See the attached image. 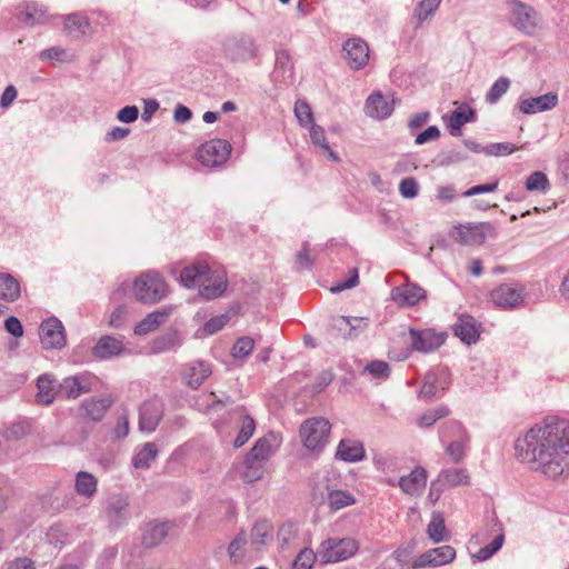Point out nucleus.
Wrapping results in <instances>:
<instances>
[{"label":"nucleus","instance_id":"nucleus-24","mask_svg":"<svg viewBox=\"0 0 569 569\" xmlns=\"http://www.w3.org/2000/svg\"><path fill=\"white\" fill-rule=\"evenodd\" d=\"M21 295L20 282L9 273H0V299L16 301Z\"/></svg>","mask_w":569,"mask_h":569},{"label":"nucleus","instance_id":"nucleus-19","mask_svg":"<svg viewBox=\"0 0 569 569\" xmlns=\"http://www.w3.org/2000/svg\"><path fill=\"white\" fill-rule=\"evenodd\" d=\"M427 483V471L422 467H416L408 476L401 477L399 486L408 495H419Z\"/></svg>","mask_w":569,"mask_h":569},{"label":"nucleus","instance_id":"nucleus-47","mask_svg":"<svg viewBox=\"0 0 569 569\" xmlns=\"http://www.w3.org/2000/svg\"><path fill=\"white\" fill-rule=\"evenodd\" d=\"M170 315V309H162L154 312H151L144 318V331L146 330H154L160 325L167 322Z\"/></svg>","mask_w":569,"mask_h":569},{"label":"nucleus","instance_id":"nucleus-29","mask_svg":"<svg viewBox=\"0 0 569 569\" xmlns=\"http://www.w3.org/2000/svg\"><path fill=\"white\" fill-rule=\"evenodd\" d=\"M169 532L167 522H149L144 530V547H153L160 543Z\"/></svg>","mask_w":569,"mask_h":569},{"label":"nucleus","instance_id":"nucleus-49","mask_svg":"<svg viewBox=\"0 0 569 569\" xmlns=\"http://www.w3.org/2000/svg\"><path fill=\"white\" fill-rule=\"evenodd\" d=\"M247 545V539L244 533H239L229 545V556L230 558L237 562L243 556V549Z\"/></svg>","mask_w":569,"mask_h":569},{"label":"nucleus","instance_id":"nucleus-28","mask_svg":"<svg viewBox=\"0 0 569 569\" xmlns=\"http://www.w3.org/2000/svg\"><path fill=\"white\" fill-rule=\"evenodd\" d=\"M98 480L97 478L86 471H79L76 476V491L78 495L91 498L97 491Z\"/></svg>","mask_w":569,"mask_h":569},{"label":"nucleus","instance_id":"nucleus-18","mask_svg":"<svg viewBox=\"0 0 569 569\" xmlns=\"http://www.w3.org/2000/svg\"><path fill=\"white\" fill-rule=\"evenodd\" d=\"M453 331L463 342L470 345L478 340L480 336L479 325L471 316L462 315L453 326Z\"/></svg>","mask_w":569,"mask_h":569},{"label":"nucleus","instance_id":"nucleus-59","mask_svg":"<svg viewBox=\"0 0 569 569\" xmlns=\"http://www.w3.org/2000/svg\"><path fill=\"white\" fill-rule=\"evenodd\" d=\"M47 21L46 12L42 8H37L36 6L32 8V11H27L26 13V22L33 23H43Z\"/></svg>","mask_w":569,"mask_h":569},{"label":"nucleus","instance_id":"nucleus-2","mask_svg":"<svg viewBox=\"0 0 569 569\" xmlns=\"http://www.w3.org/2000/svg\"><path fill=\"white\" fill-rule=\"evenodd\" d=\"M181 282L188 287H199L200 295L206 299L221 296L227 288V276L223 270H212L207 262H194L184 267L180 273Z\"/></svg>","mask_w":569,"mask_h":569},{"label":"nucleus","instance_id":"nucleus-57","mask_svg":"<svg viewBox=\"0 0 569 569\" xmlns=\"http://www.w3.org/2000/svg\"><path fill=\"white\" fill-rule=\"evenodd\" d=\"M518 148H516L512 143L502 142V143H493L489 146V153L495 156H506L511 154Z\"/></svg>","mask_w":569,"mask_h":569},{"label":"nucleus","instance_id":"nucleus-27","mask_svg":"<svg viewBox=\"0 0 569 569\" xmlns=\"http://www.w3.org/2000/svg\"><path fill=\"white\" fill-rule=\"evenodd\" d=\"M37 402L41 405H50L53 402L57 390L53 383V380L50 378L49 375H42L38 378L37 381Z\"/></svg>","mask_w":569,"mask_h":569},{"label":"nucleus","instance_id":"nucleus-1","mask_svg":"<svg viewBox=\"0 0 569 569\" xmlns=\"http://www.w3.org/2000/svg\"><path fill=\"white\" fill-rule=\"evenodd\" d=\"M516 456L547 478L569 473V425L561 420H546L529 429L516 440Z\"/></svg>","mask_w":569,"mask_h":569},{"label":"nucleus","instance_id":"nucleus-30","mask_svg":"<svg viewBox=\"0 0 569 569\" xmlns=\"http://www.w3.org/2000/svg\"><path fill=\"white\" fill-rule=\"evenodd\" d=\"M123 349L122 342L112 337H102L93 349L99 358H108L119 355Z\"/></svg>","mask_w":569,"mask_h":569},{"label":"nucleus","instance_id":"nucleus-4","mask_svg":"<svg viewBox=\"0 0 569 569\" xmlns=\"http://www.w3.org/2000/svg\"><path fill=\"white\" fill-rule=\"evenodd\" d=\"M497 234L496 227L491 222L458 223L452 227L449 237L462 246H481L487 238Z\"/></svg>","mask_w":569,"mask_h":569},{"label":"nucleus","instance_id":"nucleus-44","mask_svg":"<svg viewBox=\"0 0 569 569\" xmlns=\"http://www.w3.org/2000/svg\"><path fill=\"white\" fill-rule=\"evenodd\" d=\"M317 557L318 552L315 553L313 550L305 548L297 555L292 569H311Z\"/></svg>","mask_w":569,"mask_h":569},{"label":"nucleus","instance_id":"nucleus-38","mask_svg":"<svg viewBox=\"0 0 569 569\" xmlns=\"http://www.w3.org/2000/svg\"><path fill=\"white\" fill-rule=\"evenodd\" d=\"M550 188L548 177L541 171L532 172L526 181V189L530 192H546Z\"/></svg>","mask_w":569,"mask_h":569},{"label":"nucleus","instance_id":"nucleus-20","mask_svg":"<svg viewBox=\"0 0 569 569\" xmlns=\"http://www.w3.org/2000/svg\"><path fill=\"white\" fill-rule=\"evenodd\" d=\"M393 111V102H389L380 92H373L366 101V112L372 118L383 119Z\"/></svg>","mask_w":569,"mask_h":569},{"label":"nucleus","instance_id":"nucleus-10","mask_svg":"<svg viewBox=\"0 0 569 569\" xmlns=\"http://www.w3.org/2000/svg\"><path fill=\"white\" fill-rule=\"evenodd\" d=\"M40 340L46 349H60L66 345L64 328L57 318H49L40 325Z\"/></svg>","mask_w":569,"mask_h":569},{"label":"nucleus","instance_id":"nucleus-60","mask_svg":"<svg viewBox=\"0 0 569 569\" xmlns=\"http://www.w3.org/2000/svg\"><path fill=\"white\" fill-rule=\"evenodd\" d=\"M437 199L441 202H451L456 198L453 186H441L437 189Z\"/></svg>","mask_w":569,"mask_h":569},{"label":"nucleus","instance_id":"nucleus-42","mask_svg":"<svg viewBox=\"0 0 569 569\" xmlns=\"http://www.w3.org/2000/svg\"><path fill=\"white\" fill-rule=\"evenodd\" d=\"M505 536L503 533H499L495 537V539L486 547L481 548L476 555L475 558L478 561H485L489 559L492 555H495L503 545Z\"/></svg>","mask_w":569,"mask_h":569},{"label":"nucleus","instance_id":"nucleus-46","mask_svg":"<svg viewBox=\"0 0 569 569\" xmlns=\"http://www.w3.org/2000/svg\"><path fill=\"white\" fill-rule=\"evenodd\" d=\"M253 348H254L253 339H251L249 337H242V338H239L234 342L232 350H231V355L234 358H246L252 352Z\"/></svg>","mask_w":569,"mask_h":569},{"label":"nucleus","instance_id":"nucleus-54","mask_svg":"<svg viewBox=\"0 0 569 569\" xmlns=\"http://www.w3.org/2000/svg\"><path fill=\"white\" fill-rule=\"evenodd\" d=\"M415 549V543H408L407 546L399 547L395 552V559L401 565L406 566L409 561V558Z\"/></svg>","mask_w":569,"mask_h":569},{"label":"nucleus","instance_id":"nucleus-48","mask_svg":"<svg viewBox=\"0 0 569 569\" xmlns=\"http://www.w3.org/2000/svg\"><path fill=\"white\" fill-rule=\"evenodd\" d=\"M509 86H510V81L507 78H505V77L499 78L492 84L491 89L489 90V92L487 94V100L490 103L497 102L507 92V90L509 89Z\"/></svg>","mask_w":569,"mask_h":569},{"label":"nucleus","instance_id":"nucleus-62","mask_svg":"<svg viewBox=\"0 0 569 569\" xmlns=\"http://www.w3.org/2000/svg\"><path fill=\"white\" fill-rule=\"evenodd\" d=\"M297 263L301 269H307L312 266V259L310 258V249L307 244H303L301 250L298 252Z\"/></svg>","mask_w":569,"mask_h":569},{"label":"nucleus","instance_id":"nucleus-8","mask_svg":"<svg viewBox=\"0 0 569 569\" xmlns=\"http://www.w3.org/2000/svg\"><path fill=\"white\" fill-rule=\"evenodd\" d=\"M412 349L419 352H432L439 349L447 340L448 333L435 328L410 329Z\"/></svg>","mask_w":569,"mask_h":569},{"label":"nucleus","instance_id":"nucleus-35","mask_svg":"<svg viewBox=\"0 0 569 569\" xmlns=\"http://www.w3.org/2000/svg\"><path fill=\"white\" fill-rule=\"evenodd\" d=\"M328 502L332 510L337 511L356 503V498L348 491L333 490L328 495Z\"/></svg>","mask_w":569,"mask_h":569},{"label":"nucleus","instance_id":"nucleus-56","mask_svg":"<svg viewBox=\"0 0 569 569\" xmlns=\"http://www.w3.org/2000/svg\"><path fill=\"white\" fill-rule=\"evenodd\" d=\"M139 116V109L134 106H127L124 108H122L118 114H117V118L118 120L122 121V122H133L134 120H137Z\"/></svg>","mask_w":569,"mask_h":569},{"label":"nucleus","instance_id":"nucleus-63","mask_svg":"<svg viewBox=\"0 0 569 569\" xmlns=\"http://www.w3.org/2000/svg\"><path fill=\"white\" fill-rule=\"evenodd\" d=\"M177 335L171 333L168 338L161 339L160 342H154L151 347L152 352H161L177 345Z\"/></svg>","mask_w":569,"mask_h":569},{"label":"nucleus","instance_id":"nucleus-33","mask_svg":"<svg viewBox=\"0 0 569 569\" xmlns=\"http://www.w3.org/2000/svg\"><path fill=\"white\" fill-rule=\"evenodd\" d=\"M428 537L436 543L447 540L445 519L440 512H433L427 527Z\"/></svg>","mask_w":569,"mask_h":569},{"label":"nucleus","instance_id":"nucleus-14","mask_svg":"<svg viewBox=\"0 0 569 569\" xmlns=\"http://www.w3.org/2000/svg\"><path fill=\"white\" fill-rule=\"evenodd\" d=\"M491 301L500 308H515L522 301V293L512 284L503 283L490 293Z\"/></svg>","mask_w":569,"mask_h":569},{"label":"nucleus","instance_id":"nucleus-9","mask_svg":"<svg viewBox=\"0 0 569 569\" xmlns=\"http://www.w3.org/2000/svg\"><path fill=\"white\" fill-rule=\"evenodd\" d=\"M96 377L90 373H81L63 379L59 386V395L66 399H76L83 393H88L94 386Z\"/></svg>","mask_w":569,"mask_h":569},{"label":"nucleus","instance_id":"nucleus-53","mask_svg":"<svg viewBox=\"0 0 569 569\" xmlns=\"http://www.w3.org/2000/svg\"><path fill=\"white\" fill-rule=\"evenodd\" d=\"M497 188H498V180H495L493 182H490V183L478 184V186L471 187L470 189L466 190L462 196L463 197H472V196H476L479 193L493 192L497 190Z\"/></svg>","mask_w":569,"mask_h":569},{"label":"nucleus","instance_id":"nucleus-21","mask_svg":"<svg viewBox=\"0 0 569 569\" xmlns=\"http://www.w3.org/2000/svg\"><path fill=\"white\" fill-rule=\"evenodd\" d=\"M476 112L469 106L462 103L449 117L448 127L450 133L453 136L460 134V129L463 124L473 121Z\"/></svg>","mask_w":569,"mask_h":569},{"label":"nucleus","instance_id":"nucleus-3","mask_svg":"<svg viewBox=\"0 0 569 569\" xmlns=\"http://www.w3.org/2000/svg\"><path fill=\"white\" fill-rule=\"evenodd\" d=\"M508 3L511 8V24L527 36L538 37L543 30L539 13L531 6L519 0H508Z\"/></svg>","mask_w":569,"mask_h":569},{"label":"nucleus","instance_id":"nucleus-5","mask_svg":"<svg viewBox=\"0 0 569 569\" xmlns=\"http://www.w3.org/2000/svg\"><path fill=\"white\" fill-rule=\"evenodd\" d=\"M331 430L330 422L321 417L306 420L300 426V437L303 446L313 452H320L328 442Z\"/></svg>","mask_w":569,"mask_h":569},{"label":"nucleus","instance_id":"nucleus-31","mask_svg":"<svg viewBox=\"0 0 569 569\" xmlns=\"http://www.w3.org/2000/svg\"><path fill=\"white\" fill-rule=\"evenodd\" d=\"M264 473V463L251 459L250 456H246L244 462H243V471L241 472L240 477L244 482H253L257 480H260L263 477Z\"/></svg>","mask_w":569,"mask_h":569},{"label":"nucleus","instance_id":"nucleus-22","mask_svg":"<svg viewBox=\"0 0 569 569\" xmlns=\"http://www.w3.org/2000/svg\"><path fill=\"white\" fill-rule=\"evenodd\" d=\"M336 456L348 462L360 461L365 457V449L359 441L341 440L338 445Z\"/></svg>","mask_w":569,"mask_h":569},{"label":"nucleus","instance_id":"nucleus-45","mask_svg":"<svg viewBox=\"0 0 569 569\" xmlns=\"http://www.w3.org/2000/svg\"><path fill=\"white\" fill-rule=\"evenodd\" d=\"M365 372H368L375 379H387L390 375V367L386 361L373 360L366 366Z\"/></svg>","mask_w":569,"mask_h":569},{"label":"nucleus","instance_id":"nucleus-58","mask_svg":"<svg viewBox=\"0 0 569 569\" xmlns=\"http://www.w3.org/2000/svg\"><path fill=\"white\" fill-rule=\"evenodd\" d=\"M358 280H359L358 270L356 268H353L352 270L349 271V277H348L347 281L337 283L335 287L331 288V290L332 291H342L345 289L352 288L358 284Z\"/></svg>","mask_w":569,"mask_h":569},{"label":"nucleus","instance_id":"nucleus-55","mask_svg":"<svg viewBox=\"0 0 569 569\" xmlns=\"http://www.w3.org/2000/svg\"><path fill=\"white\" fill-rule=\"evenodd\" d=\"M440 137V131L436 126L427 128L423 132L419 133L416 138L417 144H423L428 141L437 140Z\"/></svg>","mask_w":569,"mask_h":569},{"label":"nucleus","instance_id":"nucleus-11","mask_svg":"<svg viewBox=\"0 0 569 569\" xmlns=\"http://www.w3.org/2000/svg\"><path fill=\"white\" fill-rule=\"evenodd\" d=\"M343 51L351 69L359 70L369 61V47L362 39H349L343 46Z\"/></svg>","mask_w":569,"mask_h":569},{"label":"nucleus","instance_id":"nucleus-13","mask_svg":"<svg viewBox=\"0 0 569 569\" xmlns=\"http://www.w3.org/2000/svg\"><path fill=\"white\" fill-rule=\"evenodd\" d=\"M168 292L167 282L157 271L144 272V302H157Z\"/></svg>","mask_w":569,"mask_h":569},{"label":"nucleus","instance_id":"nucleus-36","mask_svg":"<svg viewBox=\"0 0 569 569\" xmlns=\"http://www.w3.org/2000/svg\"><path fill=\"white\" fill-rule=\"evenodd\" d=\"M432 567H440L451 562L456 557V550L451 546H441L429 550Z\"/></svg>","mask_w":569,"mask_h":569},{"label":"nucleus","instance_id":"nucleus-6","mask_svg":"<svg viewBox=\"0 0 569 569\" xmlns=\"http://www.w3.org/2000/svg\"><path fill=\"white\" fill-rule=\"evenodd\" d=\"M359 550V542L355 538H329L322 541L318 548V558L322 563H331L347 560Z\"/></svg>","mask_w":569,"mask_h":569},{"label":"nucleus","instance_id":"nucleus-16","mask_svg":"<svg viewBox=\"0 0 569 569\" xmlns=\"http://www.w3.org/2000/svg\"><path fill=\"white\" fill-rule=\"evenodd\" d=\"M558 103V96L553 92L536 98H528L520 102L519 109L526 114L542 112L553 109Z\"/></svg>","mask_w":569,"mask_h":569},{"label":"nucleus","instance_id":"nucleus-40","mask_svg":"<svg viewBox=\"0 0 569 569\" xmlns=\"http://www.w3.org/2000/svg\"><path fill=\"white\" fill-rule=\"evenodd\" d=\"M310 138L315 144H317V146L321 147L323 150H326L328 152L329 157L333 161L339 160L338 156L330 149V147L327 142L323 128L312 123L311 128H310Z\"/></svg>","mask_w":569,"mask_h":569},{"label":"nucleus","instance_id":"nucleus-15","mask_svg":"<svg viewBox=\"0 0 569 569\" xmlns=\"http://www.w3.org/2000/svg\"><path fill=\"white\" fill-rule=\"evenodd\" d=\"M392 299L400 306H416L420 300L426 298V291L415 284L406 283L392 289Z\"/></svg>","mask_w":569,"mask_h":569},{"label":"nucleus","instance_id":"nucleus-37","mask_svg":"<svg viewBox=\"0 0 569 569\" xmlns=\"http://www.w3.org/2000/svg\"><path fill=\"white\" fill-rule=\"evenodd\" d=\"M64 28L70 34H84L89 29V22L84 16L70 14L64 20Z\"/></svg>","mask_w":569,"mask_h":569},{"label":"nucleus","instance_id":"nucleus-32","mask_svg":"<svg viewBox=\"0 0 569 569\" xmlns=\"http://www.w3.org/2000/svg\"><path fill=\"white\" fill-rule=\"evenodd\" d=\"M439 481L448 487L466 486L470 482V477L466 469L452 468L441 472Z\"/></svg>","mask_w":569,"mask_h":569},{"label":"nucleus","instance_id":"nucleus-12","mask_svg":"<svg viewBox=\"0 0 569 569\" xmlns=\"http://www.w3.org/2000/svg\"><path fill=\"white\" fill-rule=\"evenodd\" d=\"M281 437L278 433L269 432L262 438L258 439L252 449L247 453L251 459L266 462L280 447Z\"/></svg>","mask_w":569,"mask_h":569},{"label":"nucleus","instance_id":"nucleus-41","mask_svg":"<svg viewBox=\"0 0 569 569\" xmlns=\"http://www.w3.org/2000/svg\"><path fill=\"white\" fill-rule=\"evenodd\" d=\"M295 116L302 127L313 123V113L309 103L305 100H298L295 103Z\"/></svg>","mask_w":569,"mask_h":569},{"label":"nucleus","instance_id":"nucleus-26","mask_svg":"<svg viewBox=\"0 0 569 569\" xmlns=\"http://www.w3.org/2000/svg\"><path fill=\"white\" fill-rule=\"evenodd\" d=\"M273 538V527L268 520H259L251 531V545L257 549L269 543Z\"/></svg>","mask_w":569,"mask_h":569},{"label":"nucleus","instance_id":"nucleus-23","mask_svg":"<svg viewBox=\"0 0 569 569\" xmlns=\"http://www.w3.org/2000/svg\"><path fill=\"white\" fill-rule=\"evenodd\" d=\"M210 375L211 368L203 362L193 363L183 370V379L188 386L194 389L198 388Z\"/></svg>","mask_w":569,"mask_h":569},{"label":"nucleus","instance_id":"nucleus-52","mask_svg":"<svg viewBox=\"0 0 569 569\" xmlns=\"http://www.w3.org/2000/svg\"><path fill=\"white\" fill-rule=\"evenodd\" d=\"M399 191L405 198H415L418 194V184L413 178H406L400 182Z\"/></svg>","mask_w":569,"mask_h":569},{"label":"nucleus","instance_id":"nucleus-64","mask_svg":"<svg viewBox=\"0 0 569 569\" xmlns=\"http://www.w3.org/2000/svg\"><path fill=\"white\" fill-rule=\"evenodd\" d=\"M8 569H36L34 563L27 557L17 558L8 563Z\"/></svg>","mask_w":569,"mask_h":569},{"label":"nucleus","instance_id":"nucleus-34","mask_svg":"<svg viewBox=\"0 0 569 569\" xmlns=\"http://www.w3.org/2000/svg\"><path fill=\"white\" fill-rule=\"evenodd\" d=\"M239 433L233 441V446L236 448L242 447L253 435L256 430L254 420L247 415H241L239 417Z\"/></svg>","mask_w":569,"mask_h":569},{"label":"nucleus","instance_id":"nucleus-25","mask_svg":"<svg viewBox=\"0 0 569 569\" xmlns=\"http://www.w3.org/2000/svg\"><path fill=\"white\" fill-rule=\"evenodd\" d=\"M453 428L458 430L459 439L451 441L448 445L446 451H447L448 456L450 457L451 461L455 463H458L465 457V453H466V450H467L468 443H469V437L465 432V430L461 429L460 425H455Z\"/></svg>","mask_w":569,"mask_h":569},{"label":"nucleus","instance_id":"nucleus-17","mask_svg":"<svg viewBox=\"0 0 569 569\" xmlns=\"http://www.w3.org/2000/svg\"><path fill=\"white\" fill-rule=\"evenodd\" d=\"M112 403L113 399L110 396L91 398L81 403V411L84 418L99 421L104 417Z\"/></svg>","mask_w":569,"mask_h":569},{"label":"nucleus","instance_id":"nucleus-7","mask_svg":"<svg viewBox=\"0 0 569 569\" xmlns=\"http://www.w3.org/2000/svg\"><path fill=\"white\" fill-rule=\"evenodd\" d=\"M232 147L228 140L211 139L202 143L196 151V159L207 168L223 166L231 153Z\"/></svg>","mask_w":569,"mask_h":569},{"label":"nucleus","instance_id":"nucleus-39","mask_svg":"<svg viewBox=\"0 0 569 569\" xmlns=\"http://www.w3.org/2000/svg\"><path fill=\"white\" fill-rule=\"evenodd\" d=\"M163 406L160 400L153 399L148 402L149 418L144 417V430L152 431L162 417Z\"/></svg>","mask_w":569,"mask_h":569},{"label":"nucleus","instance_id":"nucleus-51","mask_svg":"<svg viewBox=\"0 0 569 569\" xmlns=\"http://www.w3.org/2000/svg\"><path fill=\"white\" fill-rule=\"evenodd\" d=\"M229 321L226 315L217 316L207 321L202 328L204 335H213L221 330Z\"/></svg>","mask_w":569,"mask_h":569},{"label":"nucleus","instance_id":"nucleus-50","mask_svg":"<svg viewBox=\"0 0 569 569\" xmlns=\"http://www.w3.org/2000/svg\"><path fill=\"white\" fill-rule=\"evenodd\" d=\"M447 415H448V409L443 408V407L435 409V410H429L420 417L419 425L421 427H429V426L433 425L438 419L443 418Z\"/></svg>","mask_w":569,"mask_h":569},{"label":"nucleus","instance_id":"nucleus-43","mask_svg":"<svg viewBox=\"0 0 569 569\" xmlns=\"http://www.w3.org/2000/svg\"><path fill=\"white\" fill-rule=\"evenodd\" d=\"M442 0H422L418 3L415 16L419 22L425 21L435 13Z\"/></svg>","mask_w":569,"mask_h":569},{"label":"nucleus","instance_id":"nucleus-61","mask_svg":"<svg viewBox=\"0 0 569 569\" xmlns=\"http://www.w3.org/2000/svg\"><path fill=\"white\" fill-rule=\"evenodd\" d=\"M4 327L7 331L14 337H21L23 335L22 325L20 320L16 317H9L4 322Z\"/></svg>","mask_w":569,"mask_h":569}]
</instances>
